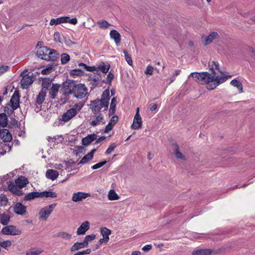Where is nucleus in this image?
I'll use <instances>...</instances> for the list:
<instances>
[{
	"instance_id": "55",
	"label": "nucleus",
	"mask_w": 255,
	"mask_h": 255,
	"mask_svg": "<svg viewBox=\"0 0 255 255\" xmlns=\"http://www.w3.org/2000/svg\"><path fill=\"white\" fill-rule=\"evenodd\" d=\"M118 117L117 116H113L109 121V123L115 126L118 121Z\"/></svg>"
},
{
	"instance_id": "45",
	"label": "nucleus",
	"mask_w": 255,
	"mask_h": 255,
	"mask_svg": "<svg viewBox=\"0 0 255 255\" xmlns=\"http://www.w3.org/2000/svg\"><path fill=\"white\" fill-rule=\"evenodd\" d=\"M84 72L81 69H74L70 72V75L73 77L83 75Z\"/></svg>"
},
{
	"instance_id": "1",
	"label": "nucleus",
	"mask_w": 255,
	"mask_h": 255,
	"mask_svg": "<svg viewBox=\"0 0 255 255\" xmlns=\"http://www.w3.org/2000/svg\"><path fill=\"white\" fill-rule=\"evenodd\" d=\"M208 66L211 73L207 72L201 73H191L189 76H192L194 80L201 84H206V88L210 90L215 89L218 85L225 82L231 76H216L215 69L218 70L221 73L223 72L219 69V64L218 62L211 61L209 62Z\"/></svg>"
},
{
	"instance_id": "32",
	"label": "nucleus",
	"mask_w": 255,
	"mask_h": 255,
	"mask_svg": "<svg viewBox=\"0 0 255 255\" xmlns=\"http://www.w3.org/2000/svg\"><path fill=\"white\" fill-rule=\"evenodd\" d=\"M39 195L40 197L56 198L57 197V195L55 192L51 191L39 192Z\"/></svg>"
},
{
	"instance_id": "41",
	"label": "nucleus",
	"mask_w": 255,
	"mask_h": 255,
	"mask_svg": "<svg viewBox=\"0 0 255 255\" xmlns=\"http://www.w3.org/2000/svg\"><path fill=\"white\" fill-rule=\"evenodd\" d=\"M97 24L101 29H106L111 25V24L105 20H99L97 21Z\"/></svg>"
},
{
	"instance_id": "10",
	"label": "nucleus",
	"mask_w": 255,
	"mask_h": 255,
	"mask_svg": "<svg viewBox=\"0 0 255 255\" xmlns=\"http://www.w3.org/2000/svg\"><path fill=\"white\" fill-rule=\"evenodd\" d=\"M77 115L76 112L74 109L70 108L64 113L61 118V121L67 123Z\"/></svg>"
},
{
	"instance_id": "59",
	"label": "nucleus",
	"mask_w": 255,
	"mask_h": 255,
	"mask_svg": "<svg viewBox=\"0 0 255 255\" xmlns=\"http://www.w3.org/2000/svg\"><path fill=\"white\" fill-rule=\"evenodd\" d=\"M91 252V250L90 249H88L86 250L83 251L82 252H79V254H80V255H88L90 254Z\"/></svg>"
},
{
	"instance_id": "36",
	"label": "nucleus",
	"mask_w": 255,
	"mask_h": 255,
	"mask_svg": "<svg viewBox=\"0 0 255 255\" xmlns=\"http://www.w3.org/2000/svg\"><path fill=\"white\" fill-rule=\"evenodd\" d=\"M108 199L109 200L113 201L117 200L120 199V196L116 193L115 191L113 189H111L108 195Z\"/></svg>"
},
{
	"instance_id": "23",
	"label": "nucleus",
	"mask_w": 255,
	"mask_h": 255,
	"mask_svg": "<svg viewBox=\"0 0 255 255\" xmlns=\"http://www.w3.org/2000/svg\"><path fill=\"white\" fill-rule=\"evenodd\" d=\"M15 183L18 186L19 189L24 187L28 183V181L26 178L23 176L19 177L15 181Z\"/></svg>"
},
{
	"instance_id": "54",
	"label": "nucleus",
	"mask_w": 255,
	"mask_h": 255,
	"mask_svg": "<svg viewBox=\"0 0 255 255\" xmlns=\"http://www.w3.org/2000/svg\"><path fill=\"white\" fill-rule=\"evenodd\" d=\"M9 70V67L6 65H2L0 67V76Z\"/></svg>"
},
{
	"instance_id": "42",
	"label": "nucleus",
	"mask_w": 255,
	"mask_h": 255,
	"mask_svg": "<svg viewBox=\"0 0 255 255\" xmlns=\"http://www.w3.org/2000/svg\"><path fill=\"white\" fill-rule=\"evenodd\" d=\"M51 84V81L49 79H44L43 80L42 83V89L41 90H44L46 92V90L50 87Z\"/></svg>"
},
{
	"instance_id": "40",
	"label": "nucleus",
	"mask_w": 255,
	"mask_h": 255,
	"mask_svg": "<svg viewBox=\"0 0 255 255\" xmlns=\"http://www.w3.org/2000/svg\"><path fill=\"white\" fill-rule=\"evenodd\" d=\"M43 250L40 249H31L26 253V255H38L42 253Z\"/></svg>"
},
{
	"instance_id": "9",
	"label": "nucleus",
	"mask_w": 255,
	"mask_h": 255,
	"mask_svg": "<svg viewBox=\"0 0 255 255\" xmlns=\"http://www.w3.org/2000/svg\"><path fill=\"white\" fill-rule=\"evenodd\" d=\"M19 98L18 92L16 91H14L8 105L11 106L13 110H16L19 107Z\"/></svg>"
},
{
	"instance_id": "11",
	"label": "nucleus",
	"mask_w": 255,
	"mask_h": 255,
	"mask_svg": "<svg viewBox=\"0 0 255 255\" xmlns=\"http://www.w3.org/2000/svg\"><path fill=\"white\" fill-rule=\"evenodd\" d=\"M0 138L4 142H8L12 140V135L9 130L6 128H1L0 127Z\"/></svg>"
},
{
	"instance_id": "38",
	"label": "nucleus",
	"mask_w": 255,
	"mask_h": 255,
	"mask_svg": "<svg viewBox=\"0 0 255 255\" xmlns=\"http://www.w3.org/2000/svg\"><path fill=\"white\" fill-rule=\"evenodd\" d=\"M231 84L233 86L237 87L239 93H241L243 92V85L241 82L235 79L231 81Z\"/></svg>"
},
{
	"instance_id": "51",
	"label": "nucleus",
	"mask_w": 255,
	"mask_h": 255,
	"mask_svg": "<svg viewBox=\"0 0 255 255\" xmlns=\"http://www.w3.org/2000/svg\"><path fill=\"white\" fill-rule=\"evenodd\" d=\"M107 163L106 161H102L101 162H99L92 166V169L93 170L97 169L98 168H100L103 166L104 165H105Z\"/></svg>"
},
{
	"instance_id": "8",
	"label": "nucleus",
	"mask_w": 255,
	"mask_h": 255,
	"mask_svg": "<svg viewBox=\"0 0 255 255\" xmlns=\"http://www.w3.org/2000/svg\"><path fill=\"white\" fill-rule=\"evenodd\" d=\"M142 123L141 118L139 114V108H137L131 128L134 129H138L141 128Z\"/></svg>"
},
{
	"instance_id": "47",
	"label": "nucleus",
	"mask_w": 255,
	"mask_h": 255,
	"mask_svg": "<svg viewBox=\"0 0 255 255\" xmlns=\"http://www.w3.org/2000/svg\"><path fill=\"white\" fill-rule=\"evenodd\" d=\"M123 53H124L126 61L129 65L131 66L132 65V60L131 56L128 54V52L125 50H123Z\"/></svg>"
},
{
	"instance_id": "21",
	"label": "nucleus",
	"mask_w": 255,
	"mask_h": 255,
	"mask_svg": "<svg viewBox=\"0 0 255 255\" xmlns=\"http://www.w3.org/2000/svg\"><path fill=\"white\" fill-rule=\"evenodd\" d=\"M69 19V16H63L57 18H52L50 22V25H58L62 23H67Z\"/></svg>"
},
{
	"instance_id": "50",
	"label": "nucleus",
	"mask_w": 255,
	"mask_h": 255,
	"mask_svg": "<svg viewBox=\"0 0 255 255\" xmlns=\"http://www.w3.org/2000/svg\"><path fill=\"white\" fill-rule=\"evenodd\" d=\"M11 245V242L10 241H0V246L4 249Z\"/></svg>"
},
{
	"instance_id": "46",
	"label": "nucleus",
	"mask_w": 255,
	"mask_h": 255,
	"mask_svg": "<svg viewBox=\"0 0 255 255\" xmlns=\"http://www.w3.org/2000/svg\"><path fill=\"white\" fill-rule=\"evenodd\" d=\"M93 157L88 153L85 155L79 162V164H84L91 160Z\"/></svg>"
},
{
	"instance_id": "53",
	"label": "nucleus",
	"mask_w": 255,
	"mask_h": 255,
	"mask_svg": "<svg viewBox=\"0 0 255 255\" xmlns=\"http://www.w3.org/2000/svg\"><path fill=\"white\" fill-rule=\"evenodd\" d=\"M153 67L152 66L148 65L146 67V70L144 71V74L146 75H151L153 73Z\"/></svg>"
},
{
	"instance_id": "14",
	"label": "nucleus",
	"mask_w": 255,
	"mask_h": 255,
	"mask_svg": "<svg viewBox=\"0 0 255 255\" xmlns=\"http://www.w3.org/2000/svg\"><path fill=\"white\" fill-rule=\"evenodd\" d=\"M49 48L46 46H41L39 47L37 50L36 55L41 59L46 60V57L48 55V52Z\"/></svg>"
},
{
	"instance_id": "15",
	"label": "nucleus",
	"mask_w": 255,
	"mask_h": 255,
	"mask_svg": "<svg viewBox=\"0 0 255 255\" xmlns=\"http://www.w3.org/2000/svg\"><path fill=\"white\" fill-rule=\"evenodd\" d=\"M8 188L11 192L16 195L20 196L23 194L22 191L19 189L16 184L13 182H9L8 184Z\"/></svg>"
},
{
	"instance_id": "58",
	"label": "nucleus",
	"mask_w": 255,
	"mask_h": 255,
	"mask_svg": "<svg viewBox=\"0 0 255 255\" xmlns=\"http://www.w3.org/2000/svg\"><path fill=\"white\" fill-rule=\"evenodd\" d=\"M86 70L87 71H90V72H93V71H97V66H89L87 65Z\"/></svg>"
},
{
	"instance_id": "16",
	"label": "nucleus",
	"mask_w": 255,
	"mask_h": 255,
	"mask_svg": "<svg viewBox=\"0 0 255 255\" xmlns=\"http://www.w3.org/2000/svg\"><path fill=\"white\" fill-rule=\"evenodd\" d=\"M48 52L47 53L48 55L46 56V61H56L59 57V53L58 52L53 49L49 48Z\"/></svg>"
},
{
	"instance_id": "3",
	"label": "nucleus",
	"mask_w": 255,
	"mask_h": 255,
	"mask_svg": "<svg viewBox=\"0 0 255 255\" xmlns=\"http://www.w3.org/2000/svg\"><path fill=\"white\" fill-rule=\"evenodd\" d=\"M88 94V89L83 84H74L72 94L78 99H83Z\"/></svg>"
},
{
	"instance_id": "61",
	"label": "nucleus",
	"mask_w": 255,
	"mask_h": 255,
	"mask_svg": "<svg viewBox=\"0 0 255 255\" xmlns=\"http://www.w3.org/2000/svg\"><path fill=\"white\" fill-rule=\"evenodd\" d=\"M105 139H106V137L104 136H102L99 137L98 139H96V141L95 142V144H98V143H100L101 141L104 140Z\"/></svg>"
},
{
	"instance_id": "62",
	"label": "nucleus",
	"mask_w": 255,
	"mask_h": 255,
	"mask_svg": "<svg viewBox=\"0 0 255 255\" xmlns=\"http://www.w3.org/2000/svg\"><path fill=\"white\" fill-rule=\"evenodd\" d=\"M68 22H69L71 24L75 25L77 23V19L76 18H73L71 19H69Z\"/></svg>"
},
{
	"instance_id": "37",
	"label": "nucleus",
	"mask_w": 255,
	"mask_h": 255,
	"mask_svg": "<svg viewBox=\"0 0 255 255\" xmlns=\"http://www.w3.org/2000/svg\"><path fill=\"white\" fill-rule=\"evenodd\" d=\"M103 120V116L100 114L98 116H96V118L90 122V125L93 127H95L99 125Z\"/></svg>"
},
{
	"instance_id": "24",
	"label": "nucleus",
	"mask_w": 255,
	"mask_h": 255,
	"mask_svg": "<svg viewBox=\"0 0 255 255\" xmlns=\"http://www.w3.org/2000/svg\"><path fill=\"white\" fill-rule=\"evenodd\" d=\"M110 37L114 39L116 45L119 46L121 43V36L119 32L116 30H112L110 32Z\"/></svg>"
},
{
	"instance_id": "5",
	"label": "nucleus",
	"mask_w": 255,
	"mask_h": 255,
	"mask_svg": "<svg viewBox=\"0 0 255 255\" xmlns=\"http://www.w3.org/2000/svg\"><path fill=\"white\" fill-rule=\"evenodd\" d=\"M1 233L5 235H19L21 233V230L16 228L14 226H6L1 230Z\"/></svg>"
},
{
	"instance_id": "26",
	"label": "nucleus",
	"mask_w": 255,
	"mask_h": 255,
	"mask_svg": "<svg viewBox=\"0 0 255 255\" xmlns=\"http://www.w3.org/2000/svg\"><path fill=\"white\" fill-rule=\"evenodd\" d=\"M173 145L174 146L173 152L176 157L178 159L185 160L186 158L185 156L179 151V145L176 143L173 144Z\"/></svg>"
},
{
	"instance_id": "2",
	"label": "nucleus",
	"mask_w": 255,
	"mask_h": 255,
	"mask_svg": "<svg viewBox=\"0 0 255 255\" xmlns=\"http://www.w3.org/2000/svg\"><path fill=\"white\" fill-rule=\"evenodd\" d=\"M110 98V91L108 89L106 90L103 92L101 99H96L91 101L90 108L94 114L99 113L102 108L104 109V111H107Z\"/></svg>"
},
{
	"instance_id": "35",
	"label": "nucleus",
	"mask_w": 255,
	"mask_h": 255,
	"mask_svg": "<svg viewBox=\"0 0 255 255\" xmlns=\"http://www.w3.org/2000/svg\"><path fill=\"white\" fill-rule=\"evenodd\" d=\"M87 247L84 242L81 243H75L71 248V252H75L78 251L81 249Z\"/></svg>"
},
{
	"instance_id": "17",
	"label": "nucleus",
	"mask_w": 255,
	"mask_h": 255,
	"mask_svg": "<svg viewBox=\"0 0 255 255\" xmlns=\"http://www.w3.org/2000/svg\"><path fill=\"white\" fill-rule=\"evenodd\" d=\"M90 228V223L88 221L83 222L80 226L78 228L77 234L78 235H82L85 234Z\"/></svg>"
},
{
	"instance_id": "20",
	"label": "nucleus",
	"mask_w": 255,
	"mask_h": 255,
	"mask_svg": "<svg viewBox=\"0 0 255 255\" xmlns=\"http://www.w3.org/2000/svg\"><path fill=\"white\" fill-rule=\"evenodd\" d=\"M101 75L100 74H96L93 73L89 76V81H91L93 87L97 86L101 81Z\"/></svg>"
},
{
	"instance_id": "7",
	"label": "nucleus",
	"mask_w": 255,
	"mask_h": 255,
	"mask_svg": "<svg viewBox=\"0 0 255 255\" xmlns=\"http://www.w3.org/2000/svg\"><path fill=\"white\" fill-rule=\"evenodd\" d=\"M222 249H219L218 251L212 250L208 249H199L192 252V255H210L222 253Z\"/></svg>"
},
{
	"instance_id": "48",
	"label": "nucleus",
	"mask_w": 255,
	"mask_h": 255,
	"mask_svg": "<svg viewBox=\"0 0 255 255\" xmlns=\"http://www.w3.org/2000/svg\"><path fill=\"white\" fill-rule=\"evenodd\" d=\"M83 106H84V104L82 102H80V103L75 104L74 105L73 107L71 109L75 110L76 112V114H77L78 113L79 111H80V110L82 109V108H83Z\"/></svg>"
},
{
	"instance_id": "25",
	"label": "nucleus",
	"mask_w": 255,
	"mask_h": 255,
	"mask_svg": "<svg viewBox=\"0 0 255 255\" xmlns=\"http://www.w3.org/2000/svg\"><path fill=\"white\" fill-rule=\"evenodd\" d=\"M59 175L58 172L53 169H48L46 172V176L47 178L54 180L56 179Z\"/></svg>"
},
{
	"instance_id": "56",
	"label": "nucleus",
	"mask_w": 255,
	"mask_h": 255,
	"mask_svg": "<svg viewBox=\"0 0 255 255\" xmlns=\"http://www.w3.org/2000/svg\"><path fill=\"white\" fill-rule=\"evenodd\" d=\"M8 106H9L7 105L4 108V111L5 113H6L7 114L9 115H11L15 110H13V109H12V108H11V109H10Z\"/></svg>"
},
{
	"instance_id": "63",
	"label": "nucleus",
	"mask_w": 255,
	"mask_h": 255,
	"mask_svg": "<svg viewBox=\"0 0 255 255\" xmlns=\"http://www.w3.org/2000/svg\"><path fill=\"white\" fill-rule=\"evenodd\" d=\"M112 129V128L110 127V125H107L105 128L104 132L105 133H108L110 130Z\"/></svg>"
},
{
	"instance_id": "33",
	"label": "nucleus",
	"mask_w": 255,
	"mask_h": 255,
	"mask_svg": "<svg viewBox=\"0 0 255 255\" xmlns=\"http://www.w3.org/2000/svg\"><path fill=\"white\" fill-rule=\"evenodd\" d=\"M46 95V92L44 91V90H41L37 97L36 103L38 105L42 104L45 100Z\"/></svg>"
},
{
	"instance_id": "44",
	"label": "nucleus",
	"mask_w": 255,
	"mask_h": 255,
	"mask_svg": "<svg viewBox=\"0 0 255 255\" xmlns=\"http://www.w3.org/2000/svg\"><path fill=\"white\" fill-rule=\"evenodd\" d=\"M70 60V56L66 53H62L61 55V62L62 64L67 63Z\"/></svg>"
},
{
	"instance_id": "13",
	"label": "nucleus",
	"mask_w": 255,
	"mask_h": 255,
	"mask_svg": "<svg viewBox=\"0 0 255 255\" xmlns=\"http://www.w3.org/2000/svg\"><path fill=\"white\" fill-rule=\"evenodd\" d=\"M91 195L89 193L78 192L73 194L72 200L73 202H77L82 201L83 199L90 197Z\"/></svg>"
},
{
	"instance_id": "64",
	"label": "nucleus",
	"mask_w": 255,
	"mask_h": 255,
	"mask_svg": "<svg viewBox=\"0 0 255 255\" xmlns=\"http://www.w3.org/2000/svg\"><path fill=\"white\" fill-rule=\"evenodd\" d=\"M50 72L49 69H44L41 71V73L43 75L48 74Z\"/></svg>"
},
{
	"instance_id": "43",
	"label": "nucleus",
	"mask_w": 255,
	"mask_h": 255,
	"mask_svg": "<svg viewBox=\"0 0 255 255\" xmlns=\"http://www.w3.org/2000/svg\"><path fill=\"white\" fill-rule=\"evenodd\" d=\"M95 238H96V235L94 234L87 235L85 237L83 242L85 244V245H86V246L87 247L88 245L89 242L94 240L95 239Z\"/></svg>"
},
{
	"instance_id": "6",
	"label": "nucleus",
	"mask_w": 255,
	"mask_h": 255,
	"mask_svg": "<svg viewBox=\"0 0 255 255\" xmlns=\"http://www.w3.org/2000/svg\"><path fill=\"white\" fill-rule=\"evenodd\" d=\"M74 84L75 82L73 80L66 81L63 83V95L65 97L72 94Z\"/></svg>"
},
{
	"instance_id": "28",
	"label": "nucleus",
	"mask_w": 255,
	"mask_h": 255,
	"mask_svg": "<svg viewBox=\"0 0 255 255\" xmlns=\"http://www.w3.org/2000/svg\"><path fill=\"white\" fill-rule=\"evenodd\" d=\"M110 67V65L109 63L105 64L104 62H101L97 67V71L100 70L104 73H106L108 72Z\"/></svg>"
},
{
	"instance_id": "57",
	"label": "nucleus",
	"mask_w": 255,
	"mask_h": 255,
	"mask_svg": "<svg viewBox=\"0 0 255 255\" xmlns=\"http://www.w3.org/2000/svg\"><path fill=\"white\" fill-rule=\"evenodd\" d=\"M114 75L112 73L109 72L107 77V80L109 84H111L112 81L114 79Z\"/></svg>"
},
{
	"instance_id": "27",
	"label": "nucleus",
	"mask_w": 255,
	"mask_h": 255,
	"mask_svg": "<svg viewBox=\"0 0 255 255\" xmlns=\"http://www.w3.org/2000/svg\"><path fill=\"white\" fill-rule=\"evenodd\" d=\"M60 85L58 84H53L50 89L49 96L51 98L54 99L59 91Z\"/></svg>"
},
{
	"instance_id": "12",
	"label": "nucleus",
	"mask_w": 255,
	"mask_h": 255,
	"mask_svg": "<svg viewBox=\"0 0 255 255\" xmlns=\"http://www.w3.org/2000/svg\"><path fill=\"white\" fill-rule=\"evenodd\" d=\"M13 211L20 215H25L27 213L26 207L20 202L16 203L13 206Z\"/></svg>"
},
{
	"instance_id": "31",
	"label": "nucleus",
	"mask_w": 255,
	"mask_h": 255,
	"mask_svg": "<svg viewBox=\"0 0 255 255\" xmlns=\"http://www.w3.org/2000/svg\"><path fill=\"white\" fill-rule=\"evenodd\" d=\"M40 197L39 192H31L27 195H25L23 198L24 201H30L33 200L36 198Z\"/></svg>"
},
{
	"instance_id": "19",
	"label": "nucleus",
	"mask_w": 255,
	"mask_h": 255,
	"mask_svg": "<svg viewBox=\"0 0 255 255\" xmlns=\"http://www.w3.org/2000/svg\"><path fill=\"white\" fill-rule=\"evenodd\" d=\"M32 83L33 80L32 77L25 75L23 77L21 80V87L23 89H27Z\"/></svg>"
},
{
	"instance_id": "52",
	"label": "nucleus",
	"mask_w": 255,
	"mask_h": 255,
	"mask_svg": "<svg viewBox=\"0 0 255 255\" xmlns=\"http://www.w3.org/2000/svg\"><path fill=\"white\" fill-rule=\"evenodd\" d=\"M116 105L111 103L110 109L109 111V114L110 116L114 115L116 112Z\"/></svg>"
},
{
	"instance_id": "34",
	"label": "nucleus",
	"mask_w": 255,
	"mask_h": 255,
	"mask_svg": "<svg viewBox=\"0 0 255 255\" xmlns=\"http://www.w3.org/2000/svg\"><path fill=\"white\" fill-rule=\"evenodd\" d=\"M55 236L65 240H69L72 238V235L65 232H59L55 235Z\"/></svg>"
},
{
	"instance_id": "22",
	"label": "nucleus",
	"mask_w": 255,
	"mask_h": 255,
	"mask_svg": "<svg viewBox=\"0 0 255 255\" xmlns=\"http://www.w3.org/2000/svg\"><path fill=\"white\" fill-rule=\"evenodd\" d=\"M220 36L219 33L216 31L211 32L205 39V45H207L211 43L213 40L219 39Z\"/></svg>"
},
{
	"instance_id": "18",
	"label": "nucleus",
	"mask_w": 255,
	"mask_h": 255,
	"mask_svg": "<svg viewBox=\"0 0 255 255\" xmlns=\"http://www.w3.org/2000/svg\"><path fill=\"white\" fill-rule=\"evenodd\" d=\"M97 135L95 133L89 134L82 140V143L85 146L89 145L92 142L97 139Z\"/></svg>"
},
{
	"instance_id": "4",
	"label": "nucleus",
	"mask_w": 255,
	"mask_h": 255,
	"mask_svg": "<svg viewBox=\"0 0 255 255\" xmlns=\"http://www.w3.org/2000/svg\"><path fill=\"white\" fill-rule=\"evenodd\" d=\"M56 205L57 204L54 203L42 208L38 213L39 219L46 221Z\"/></svg>"
},
{
	"instance_id": "49",
	"label": "nucleus",
	"mask_w": 255,
	"mask_h": 255,
	"mask_svg": "<svg viewBox=\"0 0 255 255\" xmlns=\"http://www.w3.org/2000/svg\"><path fill=\"white\" fill-rule=\"evenodd\" d=\"M117 146V145L116 144V143H111L108 149L106 150L105 153L106 154H110L114 149Z\"/></svg>"
},
{
	"instance_id": "60",
	"label": "nucleus",
	"mask_w": 255,
	"mask_h": 255,
	"mask_svg": "<svg viewBox=\"0 0 255 255\" xmlns=\"http://www.w3.org/2000/svg\"><path fill=\"white\" fill-rule=\"evenodd\" d=\"M151 248H152V246L151 245H147L144 246L142 248V250L144 252H147L149 251V250H150L151 249Z\"/></svg>"
},
{
	"instance_id": "29",
	"label": "nucleus",
	"mask_w": 255,
	"mask_h": 255,
	"mask_svg": "<svg viewBox=\"0 0 255 255\" xmlns=\"http://www.w3.org/2000/svg\"><path fill=\"white\" fill-rule=\"evenodd\" d=\"M10 216L9 215L3 213L0 214V223L3 225H7L10 221Z\"/></svg>"
},
{
	"instance_id": "39",
	"label": "nucleus",
	"mask_w": 255,
	"mask_h": 255,
	"mask_svg": "<svg viewBox=\"0 0 255 255\" xmlns=\"http://www.w3.org/2000/svg\"><path fill=\"white\" fill-rule=\"evenodd\" d=\"M101 233L104 238L107 240H109V235L111 234V231L106 227H102L101 228Z\"/></svg>"
},
{
	"instance_id": "30",
	"label": "nucleus",
	"mask_w": 255,
	"mask_h": 255,
	"mask_svg": "<svg viewBox=\"0 0 255 255\" xmlns=\"http://www.w3.org/2000/svg\"><path fill=\"white\" fill-rule=\"evenodd\" d=\"M7 117L5 113L0 114V127L4 128L6 127L7 125Z\"/></svg>"
}]
</instances>
